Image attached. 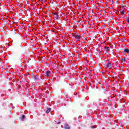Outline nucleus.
I'll return each instance as SVG.
<instances>
[{
    "label": "nucleus",
    "instance_id": "nucleus-1",
    "mask_svg": "<svg viewBox=\"0 0 129 129\" xmlns=\"http://www.w3.org/2000/svg\"><path fill=\"white\" fill-rule=\"evenodd\" d=\"M46 76H47L48 77H51L52 74H51V71H47L45 73Z\"/></svg>",
    "mask_w": 129,
    "mask_h": 129
},
{
    "label": "nucleus",
    "instance_id": "nucleus-2",
    "mask_svg": "<svg viewBox=\"0 0 129 129\" xmlns=\"http://www.w3.org/2000/svg\"><path fill=\"white\" fill-rule=\"evenodd\" d=\"M120 14L123 16V15H124V13H125V9H121L120 11Z\"/></svg>",
    "mask_w": 129,
    "mask_h": 129
},
{
    "label": "nucleus",
    "instance_id": "nucleus-3",
    "mask_svg": "<svg viewBox=\"0 0 129 129\" xmlns=\"http://www.w3.org/2000/svg\"><path fill=\"white\" fill-rule=\"evenodd\" d=\"M75 38L76 40H80V38H81V37H80V35H75Z\"/></svg>",
    "mask_w": 129,
    "mask_h": 129
},
{
    "label": "nucleus",
    "instance_id": "nucleus-4",
    "mask_svg": "<svg viewBox=\"0 0 129 129\" xmlns=\"http://www.w3.org/2000/svg\"><path fill=\"white\" fill-rule=\"evenodd\" d=\"M106 67L107 68H111V63L109 62L107 63Z\"/></svg>",
    "mask_w": 129,
    "mask_h": 129
},
{
    "label": "nucleus",
    "instance_id": "nucleus-5",
    "mask_svg": "<svg viewBox=\"0 0 129 129\" xmlns=\"http://www.w3.org/2000/svg\"><path fill=\"white\" fill-rule=\"evenodd\" d=\"M123 50L124 53H129V49H128V48L124 49H123Z\"/></svg>",
    "mask_w": 129,
    "mask_h": 129
},
{
    "label": "nucleus",
    "instance_id": "nucleus-6",
    "mask_svg": "<svg viewBox=\"0 0 129 129\" xmlns=\"http://www.w3.org/2000/svg\"><path fill=\"white\" fill-rule=\"evenodd\" d=\"M51 111V108H47L46 109V113H49Z\"/></svg>",
    "mask_w": 129,
    "mask_h": 129
},
{
    "label": "nucleus",
    "instance_id": "nucleus-7",
    "mask_svg": "<svg viewBox=\"0 0 129 129\" xmlns=\"http://www.w3.org/2000/svg\"><path fill=\"white\" fill-rule=\"evenodd\" d=\"M64 128L66 129H70V126L68 124L64 125Z\"/></svg>",
    "mask_w": 129,
    "mask_h": 129
},
{
    "label": "nucleus",
    "instance_id": "nucleus-8",
    "mask_svg": "<svg viewBox=\"0 0 129 129\" xmlns=\"http://www.w3.org/2000/svg\"><path fill=\"white\" fill-rule=\"evenodd\" d=\"M104 49L106 51H110V48L109 47L105 46Z\"/></svg>",
    "mask_w": 129,
    "mask_h": 129
},
{
    "label": "nucleus",
    "instance_id": "nucleus-9",
    "mask_svg": "<svg viewBox=\"0 0 129 129\" xmlns=\"http://www.w3.org/2000/svg\"><path fill=\"white\" fill-rule=\"evenodd\" d=\"M124 7V4H122L121 5H120V8L122 9H123V8Z\"/></svg>",
    "mask_w": 129,
    "mask_h": 129
},
{
    "label": "nucleus",
    "instance_id": "nucleus-10",
    "mask_svg": "<svg viewBox=\"0 0 129 129\" xmlns=\"http://www.w3.org/2000/svg\"><path fill=\"white\" fill-rule=\"evenodd\" d=\"M55 18L56 20H58V19H59V15L57 14L56 16H55Z\"/></svg>",
    "mask_w": 129,
    "mask_h": 129
},
{
    "label": "nucleus",
    "instance_id": "nucleus-11",
    "mask_svg": "<svg viewBox=\"0 0 129 129\" xmlns=\"http://www.w3.org/2000/svg\"><path fill=\"white\" fill-rule=\"evenodd\" d=\"M34 80H35V81H37V80H38V77H35L34 78Z\"/></svg>",
    "mask_w": 129,
    "mask_h": 129
},
{
    "label": "nucleus",
    "instance_id": "nucleus-12",
    "mask_svg": "<svg viewBox=\"0 0 129 129\" xmlns=\"http://www.w3.org/2000/svg\"><path fill=\"white\" fill-rule=\"evenodd\" d=\"M25 117H26V116L25 115H23L21 118H22V119H24V118H25Z\"/></svg>",
    "mask_w": 129,
    "mask_h": 129
},
{
    "label": "nucleus",
    "instance_id": "nucleus-13",
    "mask_svg": "<svg viewBox=\"0 0 129 129\" xmlns=\"http://www.w3.org/2000/svg\"><path fill=\"white\" fill-rule=\"evenodd\" d=\"M127 23H129V17L126 20Z\"/></svg>",
    "mask_w": 129,
    "mask_h": 129
},
{
    "label": "nucleus",
    "instance_id": "nucleus-14",
    "mask_svg": "<svg viewBox=\"0 0 129 129\" xmlns=\"http://www.w3.org/2000/svg\"><path fill=\"white\" fill-rule=\"evenodd\" d=\"M53 15H54L55 16H57V15H58V14H57V13H53Z\"/></svg>",
    "mask_w": 129,
    "mask_h": 129
},
{
    "label": "nucleus",
    "instance_id": "nucleus-15",
    "mask_svg": "<svg viewBox=\"0 0 129 129\" xmlns=\"http://www.w3.org/2000/svg\"><path fill=\"white\" fill-rule=\"evenodd\" d=\"M123 61H124V62H125V58L123 59Z\"/></svg>",
    "mask_w": 129,
    "mask_h": 129
},
{
    "label": "nucleus",
    "instance_id": "nucleus-16",
    "mask_svg": "<svg viewBox=\"0 0 129 129\" xmlns=\"http://www.w3.org/2000/svg\"><path fill=\"white\" fill-rule=\"evenodd\" d=\"M121 61H123V58L121 59Z\"/></svg>",
    "mask_w": 129,
    "mask_h": 129
}]
</instances>
